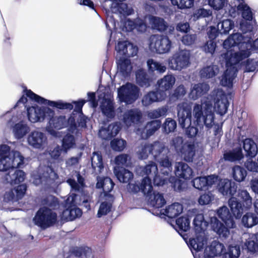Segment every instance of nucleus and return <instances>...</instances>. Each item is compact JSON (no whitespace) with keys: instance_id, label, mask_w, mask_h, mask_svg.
I'll return each instance as SVG.
<instances>
[{"instance_id":"obj_34","label":"nucleus","mask_w":258,"mask_h":258,"mask_svg":"<svg viewBox=\"0 0 258 258\" xmlns=\"http://www.w3.org/2000/svg\"><path fill=\"white\" fill-rule=\"evenodd\" d=\"M117 69L124 77L130 75L133 69L131 60L127 58L120 57L116 61Z\"/></svg>"},{"instance_id":"obj_45","label":"nucleus","mask_w":258,"mask_h":258,"mask_svg":"<svg viewBox=\"0 0 258 258\" xmlns=\"http://www.w3.org/2000/svg\"><path fill=\"white\" fill-rule=\"evenodd\" d=\"M91 166L93 170H95L96 168H99L101 171L104 168L102 156L99 151L94 152L91 157Z\"/></svg>"},{"instance_id":"obj_15","label":"nucleus","mask_w":258,"mask_h":258,"mask_svg":"<svg viewBox=\"0 0 258 258\" xmlns=\"http://www.w3.org/2000/svg\"><path fill=\"white\" fill-rule=\"evenodd\" d=\"M176 81L175 76L172 74H167L159 79L156 84V89L160 92L162 98L167 97L166 92L170 90L174 85Z\"/></svg>"},{"instance_id":"obj_6","label":"nucleus","mask_w":258,"mask_h":258,"mask_svg":"<svg viewBox=\"0 0 258 258\" xmlns=\"http://www.w3.org/2000/svg\"><path fill=\"white\" fill-rule=\"evenodd\" d=\"M57 220V214L46 207L40 208L33 218L35 225L42 229H45L54 225Z\"/></svg>"},{"instance_id":"obj_16","label":"nucleus","mask_w":258,"mask_h":258,"mask_svg":"<svg viewBox=\"0 0 258 258\" xmlns=\"http://www.w3.org/2000/svg\"><path fill=\"white\" fill-rule=\"evenodd\" d=\"M218 178V175L211 174L207 176L197 177L191 182L195 188L199 190H203L208 189L215 184L217 182Z\"/></svg>"},{"instance_id":"obj_33","label":"nucleus","mask_w":258,"mask_h":258,"mask_svg":"<svg viewBox=\"0 0 258 258\" xmlns=\"http://www.w3.org/2000/svg\"><path fill=\"white\" fill-rule=\"evenodd\" d=\"M243 149L245 156L250 158L254 157L257 154V146L254 141L250 138H246L243 141Z\"/></svg>"},{"instance_id":"obj_48","label":"nucleus","mask_w":258,"mask_h":258,"mask_svg":"<svg viewBox=\"0 0 258 258\" xmlns=\"http://www.w3.org/2000/svg\"><path fill=\"white\" fill-rule=\"evenodd\" d=\"M190 248L198 252L203 250L204 245V237L201 235H197L195 238H190L189 240Z\"/></svg>"},{"instance_id":"obj_23","label":"nucleus","mask_w":258,"mask_h":258,"mask_svg":"<svg viewBox=\"0 0 258 258\" xmlns=\"http://www.w3.org/2000/svg\"><path fill=\"white\" fill-rule=\"evenodd\" d=\"M179 125L182 128L191 124V109L187 106L179 107L177 112Z\"/></svg>"},{"instance_id":"obj_61","label":"nucleus","mask_w":258,"mask_h":258,"mask_svg":"<svg viewBox=\"0 0 258 258\" xmlns=\"http://www.w3.org/2000/svg\"><path fill=\"white\" fill-rule=\"evenodd\" d=\"M240 254V248L239 245L229 246L228 252L225 254V258H238Z\"/></svg>"},{"instance_id":"obj_60","label":"nucleus","mask_w":258,"mask_h":258,"mask_svg":"<svg viewBox=\"0 0 258 258\" xmlns=\"http://www.w3.org/2000/svg\"><path fill=\"white\" fill-rule=\"evenodd\" d=\"M173 6L180 9L190 8L194 6V0H170Z\"/></svg>"},{"instance_id":"obj_41","label":"nucleus","mask_w":258,"mask_h":258,"mask_svg":"<svg viewBox=\"0 0 258 258\" xmlns=\"http://www.w3.org/2000/svg\"><path fill=\"white\" fill-rule=\"evenodd\" d=\"M243 158V154L241 148L233 150L232 151H229L223 154V159L225 161L230 162H235L240 161Z\"/></svg>"},{"instance_id":"obj_19","label":"nucleus","mask_w":258,"mask_h":258,"mask_svg":"<svg viewBox=\"0 0 258 258\" xmlns=\"http://www.w3.org/2000/svg\"><path fill=\"white\" fill-rule=\"evenodd\" d=\"M121 128V124L117 121L114 122L109 124L107 127H101L98 135L102 139L109 141L115 137Z\"/></svg>"},{"instance_id":"obj_8","label":"nucleus","mask_w":258,"mask_h":258,"mask_svg":"<svg viewBox=\"0 0 258 258\" xmlns=\"http://www.w3.org/2000/svg\"><path fill=\"white\" fill-rule=\"evenodd\" d=\"M190 52L186 49H180L174 52L168 59L169 68L172 70L181 71L190 64Z\"/></svg>"},{"instance_id":"obj_9","label":"nucleus","mask_w":258,"mask_h":258,"mask_svg":"<svg viewBox=\"0 0 258 258\" xmlns=\"http://www.w3.org/2000/svg\"><path fill=\"white\" fill-rule=\"evenodd\" d=\"M139 92L140 90L137 86L127 83L118 89V96L121 102L131 104L138 98Z\"/></svg>"},{"instance_id":"obj_55","label":"nucleus","mask_w":258,"mask_h":258,"mask_svg":"<svg viewBox=\"0 0 258 258\" xmlns=\"http://www.w3.org/2000/svg\"><path fill=\"white\" fill-rule=\"evenodd\" d=\"M165 157H163L158 161L160 163L161 166L163 168L161 170L165 169V171L163 172L164 174L168 175L172 170V162L169 160L167 156L165 155Z\"/></svg>"},{"instance_id":"obj_51","label":"nucleus","mask_w":258,"mask_h":258,"mask_svg":"<svg viewBox=\"0 0 258 258\" xmlns=\"http://www.w3.org/2000/svg\"><path fill=\"white\" fill-rule=\"evenodd\" d=\"M50 106L54 107L59 109L71 110L73 109V105L71 103L64 102L62 101H54L47 99L46 104Z\"/></svg>"},{"instance_id":"obj_53","label":"nucleus","mask_w":258,"mask_h":258,"mask_svg":"<svg viewBox=\"0 0 258 258\" xmlns=\"http://www.w3.org/2000/svg\"><path fill=\"white\" fill-rule=\"evenodd\" d=\"M114 5V9H116V11L122 15H130L132 14L133 10L128 8L127 4L123 2L114 3L112 4Z\"/></svg>"},{"instance_id":"obj_3","label":"nucleus","mask_w":258,"mask_h":258,"mask_svg":"<svg viewBox=\"0 0 258 258\" xmlns=\"http://www.w3.org/2000/svg\"><path fill=\"white\" fill-rule=\"evenodd\" d=\"M232 198L229 199L228 204L232 214L236 219L241 218L244 208L249 209L252 205V198L245 189H237V192Z\"/></svg>"},{"instance_id":"obj_32","label":"nucleus","mask_w":258,"mask_h":258,"mask_svg":"<svg viewBox=\"0 0 258 258\" xmlns=\"http://www.w3.org/2000/svg\"><path fill=\"white\" fill-rule=\"evenodd\" d=\"M210 89L209 85L205 83H199L195 84L189 93L193 100H196L206 94Z\"/></svg>"},{"instance_id":"obj_37","label":"nucleus","mask_w":258,"mask_h":258,"mask_svg":"<svg viewBox=\"0 0 258 258\" xmlns=\"http://www.w3.org/2000/svg\"><path fill=\"white\" fill-rule=\"evenodd\" d=\"M14 172L11 174L13 171L10 170L7 174L6 179L12 184H19L23 182L26 176L25 173L22 170L16 169H14Z\"/></svg>"},{"instance_id":"obj_62","label":"nucleus","mask_w":258,"mask_h":258,"mask_svg":"<svg viewBox=\"0 0 258 258\" xmlns=\"http://www.w3.org/2000/svg\"><path fill=\"white\" fill-rule=\"evenodd\" d=\"M143 172L147 175L146 177H149V175H154L158 172V168L156 164L152 161L149 164L146 165L142 170Z\"/></svg>"},{"instance_id":"obj_2","label":"nucleus","mask_w":258,"mask_h":258,"mask_svg":"<svg viewBox=\"0 0 258 258\" xmlns=\"http://www.w3.org/2000/svg\"><path fill=\"white\" fill-rule=\"evenodd\" d=\"M218 217L221 219L225 225L217 218L211 219V226L213 230L219 235L220 237L226 238L230 234L229 228H233L235 226L233 214L230 212L228 208L223 206L217 211Z\"/></svg>"},{"instance_id":"obj_21","label":"nucleus","mask_w":258,"mask_h":258,"mask_svg":"<svg viewBox=\"0 0 258 258\" xmlns=\"http://www.w3.org/2000/svg\"><path fill=\"white\" fill-rule=\"evenodd\" d=\"M23 92L25 94L23 95L18 100L14 108H16L20 104H22L26 107V104L28 101L27 97L32 101H34L39 104H46L47 99L39 96L38 95L34 93L30 89H27L26 87L24 89Z\"/></svg>"},{"instance_id":"obj_10","label":"nucleus","mask_w":258,"mask_h":258,"mask_svg":"<svg viewBox=\"0 0 258 258\" xmlns=\"http://www.w3.org/2000/svg\"><path fill=\"white\" fill-rule=\"evenodd\" d=\"M49 119V124L51 127L56 130H60L68 126V131L70 132L74 133L77 130V126L75 121V117L73 116H70L67 119L65 116H47Z\"/></svg>"},{"instance_id":"obj_54","label":"nucleus","mask_w":258,"mask_h":258,"mask_svg":"<svg viewBox=\"0 0 258 258\" xmlns=\"http://www.w3.org/2000/svg\"><path fill=\"white\" fill-rule=\"evenodd\" d=\"M152 25L154 29L159 31H164L167 29V25L163 18L153 17L152 18Z\"/></svg>"},{"instance_id":"obj_40","label":"nucleus","mask_w":258,"mask_h":258,"mask_svg":"<svg viewBox=\"0 0 258 258\" xmlns=\"http://www.w3.org/2000/svg\"><path fill=\"white\" fill-rule=\"evenodd\" d=\"M219 68L217 66H209L202 68L200 75L201 78L210 79L214 77L219 72Z\"/></svg>"},{"instance_id":"obj_63","label":"nucleus","mask_w":258,"mask_h":258,"mask_svg":"<svg viewBox=\"0 0 258 258\" xmlns=\"http://www.w3.org/2000/svg\"><path fill=\"white\" fill-rule=\"evenodd\" d=\"M234 26V22L231 20L226 19L222 21L220 24V33L225 34L228 33Z\"/></svg>"},{"instance_id":"obj_44","label":"nucleus","mask_w":258,"mask_h":258,"mask_svg":"<svg viewBox=\"0 0 258 258\" xmlns=\"http://www.w3.org/2000/svg\"><path fill=\"white\" fill-rule=\"evenodd\" d=\"M105 201L102 202L99 206V210L97 212V217H101L103 216L106 215L109 213L112 207V204L114 201H111L110 198L104 197Z\"/></svg>"},{"instance_id":"obj_64","label":"nucleus","mask_w":258,"mask_h":258,"mask_svg":"<svg viewBox=\"0 0 258 258\" xmlns=\"http://www.w3.org/2000/svg\"><path fill=\"white\" fill-rule=\"evenodd\" d=\"M246 246L250 252H258V234H255L252 239L247 241Z\"/></svg>"},{"instance_id":"obj_56","label":"nucleus","mask_w":258,"mask_h":258,"mask_svg":"<svg viewBox=\"0 0 258 258\" xmlns=\"http://www.w3.org/2000/svg\"><path fill=\"white\" fill-rule=\"evenodd\" d=\"M75 145V137L73 135L67 134L64 136L62 141V147L67 152Z\"/></svg>"},{"instance_id":"obj_25","label":"nucleus","mask_w":258,"mask_h":258,"mask_svg":"<svg viewBox=\"0 0 258 258\" xmlns=\"http://www.w3.org/2000/svg\"><path fill=\"white\" fill-rule=\"evenodd\" d=\"M194 172L186 163L183 162L176 163L175 174L179 178L188 180L192 178Z\"/></svg>"},{"instance_id":"obj_43","label":"nucleus","mask_w":258,"mask_h":258,"mask_svg":"<svg viewBox=\"0 0 258 258\" xmlns=\"http://www.w3.org/2000/svg\"><path fill=\"white\" fill-rule=\"evenodd\" d=\"M232 177L236 181L240 182L245 180L247 176L246 170L239 165H235L232 168Z\"/></svg>"},{"instance_id":"obj_52","label":"nucleus","mask_w":258,"mask_h":258,"mask_svg":"<svg viewBox=\"0 0 258 258\" xmlns=\"http://www.w3.org/2000/svg\"><path fill=\"white\" fill-rule=\"evenodd\" d=\"M237 10L241 12L242 18L246 21L252 20V13L250 7L245 4H240L237 6Z\"/></svg>"},{"instance_id":"obj_31","label":"nucleus","mask_w":258,"mask_h":258,"mask_svg":"<svg viewBox=\"0 0 258 258\" xmlns=\"http://www.w3.org/2000/svg\"><path fill=\"white\" fill-rule=\"evenodd\" d=\"M114 173L117 179L122 183L130 182L134 177V174L131 171L121 166L114 167Z\"/></svg>"},{"instance_id":"obj_35","label":"nucleus","mask_w":258,"mask_h":258,"mask_svg":"<svg viewBox=\"0 0 258 258\" xmlns=\"http://www.w3.org/2000/svg\"><path fill=\"white\" fill-rule=\"evenodd\" d=\"M157 89L156 91H152L149 92L145 95L142 98V102L145 106H148L154 102L162 101L165 99V97L162 98Z\"/></svg>"},{"instance_id":"obj_46","label":"nucleus","mask_w":258,"mask_h":258,"mask_svg":"<svg viewBox=\"0 0 258 258\" xmlns=\"http://www.w3.org/2000/svg\"><path fill=\"white\" fill-rule=\"evenodd\" d=\"M161 127L164 134H169L175 132L177 127V122L174 119L168 117L165 119Z\"/></svg>"},{"instance_id":"obj_57","label":"nucleus","mask_w":258,"mask_h":258,"mask_svg":"<svg viewBox=\"0 0 258 258\" xmlns=\"http://www.w3.org/2000/svg\"><path fill=\"white\" fill-rule=\"evenodd\" d=\"M217 47L216 41L208 39L201 47L202 50L206 53H210L213 55Z\"/></svg>"},{"instance_id":"obj_1","label":"nucleus","mask_w":258,"mask_h":258,"mask_svg":"<svg viewBox=\"0 0 258 258\" xmlns=\"http://www.w3.org/2000/svg\"><path fill=\"white\" fill-rule=\"evenodd\" d=\"M242 35L239 33H235L230 35L223 42V47L227 50L223 54L225 59L226 70L225 71L220 83L223 86H232L233 80L237 76V69L236 64L240 61L248 57L251 54L249 49L242 50L233 53L229 49L233 46L239 45L242 40Z\"/></svg>"},{"instance_id":"obj_7","label":"nucleus","mask_w":258,"mask_h":258,"mask_svg":"<svg viewBox=\"0 0 258 258\" xmlns=\"http://www.w3.org/2000/svg\"><path fill=\"white\" fill-rule=\"evenodd\" d=\"M150 50L158 54L169 52L172 47V42L167 35L152 34L149 39Z\"/></svg>"},{"instance_id":"obj_14","label":"nucleus","mask_w":258,"mask_h":258,"mask_svg":"<svg viewBox=\"0 0 258 258\" xmlns=\"http://www.w3.org/2000/svg\"><path fill=\"white\" fill-rule=\"evenodd\" d=\"M127 189L130 192L134 194L138 193L140 190L144 194L146 197H149L151 199L153 192V186L152 185L151 179L148 177H145L142 179V182L140 183H131L127 184Z\"/></svg>"},{"instance_id":"obj_39","label":"nucleus","mask_w":258,"mask_h":258,"mask_svg":"<svg viewBox=\"0 0 258 258\" xmlns=\"http://www.w3.org/2000/svg\"><path fill=\"white\" fill-rule=\"evenodd\" d=\"M176 230L181 235L190 229V220L188 217L181 216L176 220Z\"/></svg>"},{"instance_id":"obj_26","label":"nucleus","mask_w":258,"mask_h":258,"mask_svg":"<svg viewBox=\"0 0 258 258\" xmlns=\"http://www.w3.org/2000/svg\"><path fill=\"white\" fill-rule=\"evenodd\" d=\"M116 49L120 54L127 57H133L137 54L138 48L126 41H119L117 43Z\"/></svg>"},{"instance_id":"obj_38","label":"nucleus","mask_w":258,"mask_h":258,"mask_svg":"<svg viewBox=\"0 0 258 258\" xmlns=\"http://www.w3.org/2000/svg\"><path fill=\"white\" fill-rule=\"evenodd\" d=\"M148 71L151 73L162 74L166 71V67L162 63L157 61L152 58L149 59L147 61Z\"/></svg>"},{"instance_id":"obj_13","label":"nucleus","mask_w":258,"mask_h":258,"mask_svg":"<svg viewBox=\"0 0 258 258\" xmlns=\"http://www.w3.org/2000/svg\"><path fill=\"white\" fill-rule=\"evenodd\" d=\"M217 189L219 193L225 198H232L236 194L238 184L231 179L227 178L218 179Z\"/></svg>"},{"instance_id":"obj_49","label":"nucleus","mask_w":258,"mask_h":258,"mask_svg":"<svg viewBox=\"0 0 258 258\" xmlns=\"http://www.w3.org/2000/svg\"><path fill=\"white\" fill-rule=\"evenodd\" d=\"M161 126L160 120H154L148 122L145 127L147 137L153 135Z\"/></svg>"},{"instance_id":"obj_50","label":"nucleus","mask_w":258,"mask_h":258,"mask_svg":"<svg viewBox=\"0 0 258 258\" xmlns=\"http://www.w3.org/2000/svg\"><path fill=\"white\" fill-rule=\"evenodd\" d=\"M150 144L149 143H141L138 148L137 154L140 159H147L151 154Z\"/></svg>"},{"instance_id":"obj_30","label":"nucleus","mask_w":258,"mask_h":258,"mask_svg":"<svg viewBox=\"0 0 258 258\" xmlns=\"http://www.w3.org/2000/svg\"><path fill=\"white\" fill-rule=\"evenodd\" d=\"M254 206L256 214L247 212L242 217V223L245 227H252L258 223V202Z\"/></svg>"},{"instance_id":"obj_17","label":"nucleus","mask_w":258,"mask_h":258,"mask_svg":"<svg viewBox=\"0 0 258 258\" xmlns=\"http://www.w3.org/2000/svg\"><path fill=\"white\" fill-rule=\"evenodd\" d=\"M27 141L33 148L43 149L47 144V138L44 133L34 131L29 135Z\"/></svg>"},{"instance_id":"obj_11","label":"nucleus","mask_w":258,"mask_h":258,"mask_svg":"<svg viewBox=\"0 0 258 258\" xmlns=\"http://www.w3.org/2000/svg\"><path fill=\"white\" fill-rule=\"evenodd\" d=\"M28 120L33 123L43 121L47 116L54 115V111L47 107L32 106L27 107Z\"/></svg>"},{"instance_id":"obj_18","label":"nucleus","mask_w":258,"mask_h":258,"mask_svg":"<svg viewBox=\"0 0 258 258\" xmlns=\"http://www.w3.org/2000/svg\"><path fill=\"white\" fill-rule=\"evenodd\" d=\"M115 184L112 180L109 177H97V183L96 187L97 188H102L104 197H107L114 201L113 195L110 194L113 189Z\"/></svg>"},{"instance_id":"obj_36","label":"nucleus","mask_w":258,"mask_h":258,"mask_svg":"<svg viewBox=\"0 0 258 258\" xmlns=\"http://www.w3.org/2000/svg\"><path fill=\"white\" fill-rule=\"evenodd\" d=\"M182 211V205L179 203H174L165 209L164 215L170 219H173L179 216Z\"/></svg>"},{"instance_id":"obj_5","label":"nucleus","mask_w":258,"mask_h":258,"mask_svg":"<svg viewBox=\"0 0 258 258\" xmlns=\"http://www.w3.org/2000/svg\"><path fill=\"white\" fill-rule=\"evenodd\" d=\"M171 145L184 161L188 163L193 162L196 152L195 142H184L182 137L177 136L172 139Z\"/></svg>"},{"instance_id":"obj_22","label":"nucleus","mask_w":258,"mask_h":258,"mask_svg":"<svg viewBox=\"0 0 258 258\" xmlns=\"http://www.w3.org/2000/svg\"><path fill=\"white\" fill-rule=\"evenodd\" d=\"M214 107L218 114L221 115L225 114L228 109L229 103L225 95L223 93L217 92L214 96Z\"/></svg>"},{"instance_id":"obj_4","label":"nucleus","mask_w":258,"mask_h":258,"mask_svg":"<svg viewBox=\"0 0 258 258\" xmlns=\"http://www.w3.org/2000/svg\"><path fill=\"white\" fill-rule=\"evenodd\" d=\"M193 114L197 125L204 124L209 129L214 124L215 114L210 101H205L203 104H195L193 108Z\"/></svg>"},{"instance_id":"obj_47","label":"nucleus","mask_w":258,"mask_h":258,"mask_svg":"<svg viewBox=\"0 0 258 258\" xmlns=\"http://www.w3.org/2000/svg\"><path fill=\"white\" fill-rule=\"evenodd\" d=\"M30 128L27 124L21 122L16 123L14 126V133L16 137L20 139L25 136L29 131Z\"/></svg>"},{"instance_id":"obj_20","label":"nucleus","mask_w":258,"mask_h":258,"mask_svg":"<svg viewBox=\"0 0 258 258\" xmlns=\"http://www.w3.org/2000/svg\"><path fill=\"white\" fill-rule=\"evenodd\" d=\"M69 201V198L65 201L64 207L66 209L63 211L62 214L63 217H66L67 221H73L76 218L80 217L82 214V212L75 205L73 199L70 202Z\"/></svg>"},{"instance_id":"obj_58","label":"nucleus","mask_w":258,"mask_h":258,"mask_svg":"<svg viewBox=\"0 0 258 258\" xmlns=\"http://www.w3.org/2000/svg\"><path fill=\"white\" fill-rule=\"evenodd\" d=\"M126 145V141L121 139H114L110 142L111 148L115 151H122L125 148Z\"/></svg>"},{"instance_id":"obj_12","label":"nucleus","mask_w":258,"mask_h":258,"mask_svg":"<svg viewBox=\"0 0 258 258\" xmlns=\"http://www.w3.org/2000/svg\"><path fill=\"white\" fill-rule=\"evenodd\" d=\"M24 158L18 151H12L9 157L0 159V171H14L20 167Z\"/></svg>"},{"instance_id":"obj_27","label":"nucleus","mask_w":258,"mask_h":258,"mask_svg":"<svg viewBox=\"0 0 258 258\" xmlns=\"http://www.w3.org/2000/svg\"><path fill=\"white\" fill-rule=\"evenodd\" d=\"M150 144L151 154L156 161H159L162 157H164L168 152V148L162 142L155 141Z\"/></svg>"},{"instance_id":"obj_24","label":"nucleus","mask_w":258,"mask_h":258,"mask_svg":"<svg viewBox=\"0 0 258 258\" xmlns=\"http://www.w3.org/2000/svg\"><path fill=\"white\" fill-rule=\"evenodd\" d=\"M100 108L104 116L107 119H112L115 116V110L113 100L108 98H103Z\"/></svg>"},{"instance_id":"obj_42","label":"nucleus","mask_w":258,"mask_h":258,"mask_svg":"<svg viewBox=\"0 0 258 258\" xmlns=\"http://www.w3.org/2000/svg\"><path fill=\"white\" fill-rule=\"evenodd\" d=\"M150 197L151 199L148 197L149 200H150L151 204L155 208H160L164 206L166 203L162 194L159 192L156 194L153 190L152 196Z\"/></svg>"},{"instance_id":"obj_29","label":"nucleus","mask_w":258,"mask_h":258,"mask_svg":"<svg viewBox=\"0 0 258 258\" xmlns=\"http://www.w3.org/2000/svg\"><path fill=\"white\" fill-rule=\"evenodd\" d=\"M137 84L141 87L148 88L150 86L152 79L149 76L147 71L144 69H139L136 72Z\"/></svg>"},{"instance_id":"obj_28","label":"nucleus","mask_w":258,"mask_h":258,"mask_svg":"<svg viewBox=\"0 0 258 258\" xmlns=\"http://www.w3.org/2000/svg\"><path fill=\"white\" fill-rule=\"evenodd\" d=\"M142 116V113L137 109H131L125 111L123 115L122 121L127 126L138 122Z\"/></svg>"},{"instance_id":"obj_59","label":"nucleus","mask_w":258,"mask_h":258,"mask_svg":"<svg viewBox=\"0 0 258 258\" xmlns=\"http://www.w3.org/2000/svg\"><path fill=\"white\" fill-rule=\"evenodd\" d=\"M168 109L166 107H159L148 113V116L152 119H156L166 115Z\"/></svg>"}]
</instances>
